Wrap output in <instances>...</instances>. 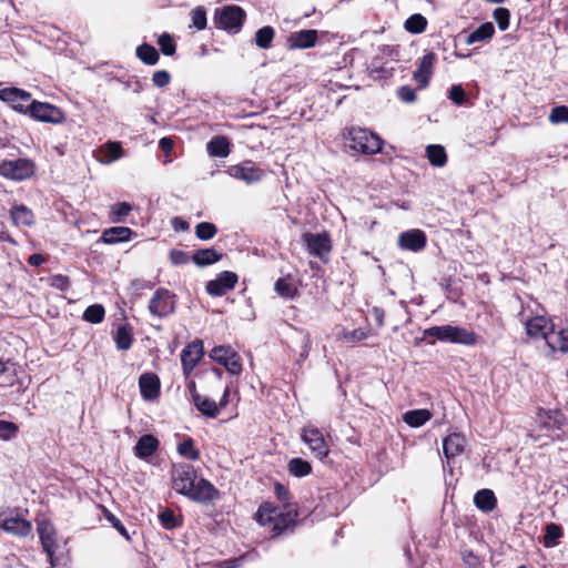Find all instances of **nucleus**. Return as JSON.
I'll use <instances>...</instances> for the list:
<instances>
[{"mask_svg": "<svg viewBox=\"0 0 568 568\" xmlns=\"http://www.w3.org/2000/svg\"><path fill=\"white\" fill-rule=\"evenodd\" d=\"M173 489L197 503H207L219 496L217 489L206 479L197 478L190 465H178L172 471Z\"/></svg>", "mask_w": 568, "mask_h": 568, "instance_id": "obj_1", "label": "nucleus"}, {"mask_svg": "<svg viewBox=\"0 0 568 568\" xmlns=\"http://www.w3.org/2000/svg\"><path fill=\"white\" fill-rule=\"evenodd\" d=\"M275 493L277 498L284 504L285 511L265 503L260 506L256 519L261 526L270 528L274 536H277L295 523L297 511L290 507V493L283 485L276 484Z\"/></svg>", "mask_w": 568, "mask_h": 568, "instance_id": "obj_2", "label": "nucleus"}, {"mask_svg": "<svg viewBox=\"0 0 568 568\" xmlns=\"http://www.w3.org/2000/svg\"><path fill=\"white\" fill-rule=\"evenodd\" d=\"M529 435L541 445L550 439H561L568 436V422L560 412L540 410Z\"/></svg>", "mask_w": 568, "mask_h": 568, "instance_id": "obj_3", "label": "nucleus"}, {"mask_svg": "<svg viewBox=\"0 0 568 568\" xmlns=\"http://www.w3.org/2000/svg\"><path fill=\"white\" fill-rule=\"evenodd\" d=\"M424 337H434L435 339L463 345H474L477 336L473 331L459 326L443 325L433 326L424 331Z\"/></svg>", "mask_w": 568, "mask_h": 568, "instance_id": "obj_4", "label": "nucleus"}, {"mask_svg": "<svg viewBox=\"0 0 568 568\" xmlns=\"http://www.w3.org/2000/svg\"><path fill=\"white\" fill-rule=\"evenodd\" d=\"M346 140L352 150L364 154H376L383 146V141L377 134L362 128L349 129Z\"/></svg>", "mask_w": 568, "mask_h": 568, "instance_id": "obj_5", "label": "nucleus"}, {"mask_svg": "<svg viewBox=\"0 0 568 568\" xmlns=\"http://www.w3.org/2000/svg\"><path fill=\"white\" fill-rule=\"evenodd\" d=\"M521 322L525 325L526 334L531 338H542L551 352H556L555 343L549 339V335L554 332L555 325L552 321L545 315L527 316L526 310L520 312Z\"/></svg>", "mask_w": 568, "mask_h": 568, "instance_id": "obj_6", "label": "nucleus"}, {"mask_svg": "<svg viewBox=\"0 0 568 568\" xmlns=\"http://www.w3.org/2000/svg\"><path fill=\"white\" fill-rule=\"evenodd\" d=\"M36 172V164L29 159L6 160L0 164V175L11 181H23Z\"/></svg>", "mask_w": 568, "mask_h": 568, "instance_id": "obj_7", "label": "nucleus"}, {"mask_svg": "<svg viewBox=\"0 0 568 568\" xmlns=\"http://www.w3.org/2000/svg\"><path fill=\"white\" fill-rule=\"evenodd\" d=\"M27 114L39 122L52 124H61L65 120V114L61 109L48 102H39L37 100L29 103Z\"/></svg>", "mask_w": 568, "mask_h": 568, "instance_id": "obj_8", "label": "nucleus"}, {"mask_svg": "<svg viewBox=\"0 0 568 568\" xmlns=\"http://www.w3.org/2000/svg\"><path fill=\"white\" fill-rule=\"evenodd\" d=\"M302 440L307 445L310 450L321 460L329 454V445L323 433L314 426H305L301 434Z\"/></svg>", "mask_w": 568, "mask_h": 568, "instance_id": "obj_9", "label": "nucleus"}, {"mask_svg": "<svg viewBox=\"0 0 568 568\" xmlns=\"http://www.w3.org/2000/svg\"><path fill=\"white\" fill-rule=\"evenodd\" d=\"M245 18V12L237 6H227L222 8L215 14V22L220 29L229 32H237Z\"/></svg>", "mask_w": 568, "mask_h": 568, "instance_id": "obj_10", "label": "nucleus"}, {"mask_svg": "<svg viewBox=\"0 0 568 568\" xmlns=\"http://www.w3.org/2000/svg\"><path fill=\"white\" fill-rule=\"evenodd\" d=\"M226 173L236 180H241L246 184H254L262 180L264 171L252 161H244L239 164L230 165Z\"/></svg>", "mask_w": 568, "mask_h": 568, "instance_id": "obj_11", "label": "nucleus"}, {"mask_svg": "<svg viewBox=\"0 0 568 568\" xmlns=\"http://www.w3.org/2000/svg\"><path fill=\"white\" fill-rule=\"evenodd\" d=\"M175 310L174 294L165 288H159L150 300L149 311L153 316L165 317Z\"/></svg>", "mask_w": 568, "mask_h": 568, "instance_id": "obj_12", "label": "nucleus"}, {"mask_svg": "<svg viewBox=\"0 0 568 568\" xmlns=\"http://www.w3.org/2000/svg\"><path fill=\"white\" fill-rule=\"evenodd\" d=\"M302 240L306 245L308 253L322 261L326 260L332 250L331 237L325 232L317 234L306 232L303 234Z\"/></svg>", "mask_w": 568, "mask_h": 568, "instance_id": "obj_13", "label": "nucleus"}, {"mask_svg": "<svg viewBox=\"0 0 568 568\" xmlns=\"http://www.w3.org/2000/svg\"><path fill=\"white\" fill-rule=\"evenodd\" d=\"M210 357L223 365L233 375H239L242 372L241 358L230 346L214 347L210 352Z\"/></svg>", "mask_w": 568, "mask_h": 568, "instance_id": "obj_14", "label": "nucleus"}, {"mask_svg": "<svg viewBox=\"0 0 568 568\" xmlns=\"http://www.w3.org/2000/svg\"><path fill=\"white\" fill-rule=\"evenodd\" d=\"M0 100L10 104L17 112L27 114L29 111V103L33 100L31 94L18 88H4L0 90Z\"/></svg>", "mask_w": 568, "mask_h": 568, "instance_id": "obj_15", "label": "nucleus"}, {"mask_svg": "<svg viewBox=\"0 0 568 568\" xmlns=\"http://www.w3.org/2000/svg\"><path fill=\"white\" fill-rule=\"evenodd\" d=\"M237 275L230 271L221 272L216 278L206 283L205 290L211 296H223L233 290L237 283Z\"/></svg>", "mask_w": 568, "mask_h": 568, "instance_id": "obj_16", "label": "nucleus"}, {"mask_svg": "<svg viewBox=\"0 0 568 568\" xmlns=\"http://www.w3.org/2000/svg\"><path fill=\"white\" fill-rule=\"evenodd\" d=\"M41 545L50 558V562L53 561V556L57 549V531L54 526L48 519H41L38 521L37 527Z\"/></svg>", "mask_w": 568, "mask_h": 568, "instance_id": "obj_17", "label": "nucleus"}, {"mask_svg": "<svg viewBox=\"0 0 568 568\" xmlns=\"http://www.w3.org/2000/svg\"><path fill=\"white\" fill-rule=\"evenodd\" d=\"M203 356L202 341H193L181 353V362L185 376H189Z\"/></svg>", "mask_w": 568, "mask_h": 568, "instance_id": "obj_18", "label": "nucleus"}, {"mask_svg": "<svg viewBox=\"0 0 568 568\" xmlns=\"http://www.w3.org/2000/svg\"><path fill=\"white\" fill-rule=\"evenodd\" d=\"M426 234L418 229L408 230L398 236V246L403 250L419 252L426 246Z\"/></svg>", "mask_w": 568, "mask_h": 568, "instance_id": "obj_19", "label": "nucleus"}, {"mask_svg": "<svg viewBox=\"0 0 568 568\" xmlns=\"http://www.w3.org/2000/svg\"><path fill=\"white\" fill-rule=\"evenodd\" d=\"M1 528L13 536L26 537L32 531V524L20 515H10L2 519Z\"/></svg>", "mask_w": 568, "mask_h": 568, "instance_id": "obj_20", "label": "nucleus"}, {"mask_svg": "<svg viewBox=\"0 0 568 568\" xmlns=\"http://www.w3.org/2000/svg\"><path fill=\"white\" fill-rule=\"evenodd\" d=\"M435 60L436 55L432 51L425 53L423 58L419 60L418 67L414 72V80L418 83L420 88L427 87L433 74V67Z\"/></svg>", "mask_w": 568, "mask_h": 568, "instance_id": "obj_21", "label": "nucleus"}, {"mask_svg": "<svg viewBox=\"0 0 568 568\" xmlns=\"http://www.w3.org/2000/svg\"><path fill=\"white\" fill-rule=\"evenodd\" d=\"M141 395L146 400L155 399L160 394V381L155 374L145 373L139 378Z\"/></svg>", "mask_w": 568, "mask_h": 568, "instance_id": "obj_22", "label": "nucleus"}, {"mask_svg": "<svg viewBox=\"0 0 568 568\" xmlns=\"http://www.w3.org/2000/svg\"><path fill=\"white\" fill-rule=\"evenodd\" d=\"M467 440L463 434L453 433L448 435L443 440V449L446 458L450 459L460 455L464 452Z\"/></svg>", "mask_w": 568, "mask_h": 568, "instance_id": "obj_23", "label": "nucleus"}, {"mask_svg": "<svg viewBox=\"0 0 568 568\" xmlns=\"http://www.w3.org/2000/svg\"><path fill=\"white\" fill-rule=\"evenodd\" d=\"M317 41V31L316 30H302L298 32H294L288 38V43L291 48L296 49H306L315 45Z\"/></svg>", "mask_w": 568, "mask_h": 568, "instance_id": "obj_24", "label": "nucleus"}, {"mask_svg": "<svg viewBox=\"0 0 568 568\" xmlns=\"http://www.w3.org/2000/svg\"><path fill=\"white\" fill-rule=\"evenodd\" d=\"M123 156V149L120 142H108L100 146L98 160L103 164H110Z\"/></svg>", "mask_w": 568, "mask_h": 568, "instance_id": "obj_25", "label": "nucleus"}, {"mask_svg": "<svg viewBox=\"0 0 568 568\" xmlns=\"http://www.w3.org/2000/svg\"><path fill=\"white\" fill-rule=\"evenodd\" d=\"M132 235V230L126 226H113L104 230L101 239L106 244H115L129 241Z\"/></svg>", "mask_w": 568, "mask_h": 568, "instance_id": "obj_26", "label": "nucleus"}, {"mask_svg": "<svg viewBox=\"0 0 568 568\" xmlns=\"http://www.w3.org/2000/svg\"><path fill=\"white\" fill-rule=\"evenodd\" d=\"M206 150L211 156L226 158L231 152L230 141L223 135L214 136L207 142Z\"/></svg>", "mask_w": 568, "mask_h": 568, "instance_id": "obj_27", "label": "nucleus"}, {"mask_svg": "<svg viewBox=\"0 0 568 568\" xmlns=\"http://www.w3.org/2000/svg\"><path fill=\"white\" fill-rule=\"evenodd\" d=\"M10 216L16 226H31L34 223L32 211L26 205H14L10 210Z\"/></svg>", "mask_w": 568, "mask_h": 568, "instance_id": "obj_28", "label": "nucleus"}, {"mask_svg": "<svg viewBox=\"0 0 568 568\" xmlns=\"http://www.w3.org/2000/svg\"><path fill=\"white\" fill-rule=\"evenodd\" d=\"M495 33V28L491 22L480 24L476 30L466 37V44H474L477 42H488Z\"/></svg>", "mask_w": 568, "mask_h": 568, "instance_id": "obj_29", "label": "nucleus"}, {"mask_svg": "<svg viewBox=\"0 0 568 568\" xmlns=\"http://www.w3.org/2000/svg\"><path fill=\"white\" fill-rule=\"evenodd\" d=\"M159 440L152 435H143L136 443L135 455L140 458L151 456L158 448Z\"/></svg>", "mask_w": 568, "mask_h": 568, "instance_id": "obj_30", "label": "nucleus"}, {"mask_svg": "<svg viewBox=\"0 0 568 568\" xmlns=\"http://www.w3.org/2000/svg\"><path fill=\"white\" fill-rule=\"evenodd\" d=\"M496 497L490 489L478 490L474 496V504L484 513H489L496 507Z\"/></svg>", "mask_w": 568, "mask_h": 568, "instance_id": "obj_31", "label": "nucleus"}, {"mask_svg": "<svg viewBox=\"0 0 568 568\" xmlns=\"http://www.w3.org/2000/svg\"><path fill=\"white\" fill-rule=\"evenodd\" d=\"M192 258L197 266L203 267L219 262L222 254L214 248H202L197 250Z\"/></svg>", "mask_w": 568, "mask_h": 568, "instance_id": "obj_32", "label": "nucleus"}, {"mask_svg": "<svg viewBox=\"0 0 568 568\" xmlns=\"http://www.w3.org/2000/svg\"><path fill=\"white\" fill-rule=\"evenodd\" d=\"M432 418L428 409H413L403 415V420L410 427H420Z\"/></svg>", "mask_w": 568, "mask_h": 568, "instance_id": "obj_33", "label": "nucleus"}, {"mask_svg": "<svg viewBox=\"0 0 568 568\" xmlns=\"http://www.w3.org/2000/svg\"><path fill=\"white\" fill-rule=\"evenodd\" d=\"M562 528L555 524L550 523L545 526V534L542 536V544L546 548H552L556 547L560 538L562 537Z\"/></svg>", "mask_w": 568, "mask_h": 568, "instance_id": "obj_34", "label": "nucleus"}, {"mask_svg": "<svg viewBox=\"0 0 568 568\" xmlns=\"http://www.w3.org/2000/svg\"><path fill=\"white\" fill-rule=\"evenodd\" d=\"M426 156L433 166L442 168L447 162V154L445 148L439 144L427 145Z\"/></svg>", "mask_w": 568, "mask_h": 568, "instance_id": "obj_35", "label": "nucleus"}, {"mask_svg": "<svg viewBox=\"0 0 568 568\" xmlns=\"http://www.w3.org/2000/svg\"><path fill=\"white\" fill-rule=\"evenodd\" d=\"M275 292L284 298H293L297 293L296 285L291 276L281 277L275 282Z\"/></svg>", "mask_w": 568, "mask_h": 568, "instance_id": "obj_36", "label": "nucleus"}, {"mask_svg": "<svg viewBox=\"0 0 568 568\" xmlns=\"http://www.w3.org/2000/svg\"><path fill=\"white\" fill-rule=\"evenodd\" d=\"M114 339L119 349L128 351L133 341L132 328L129 325H120L116 329Z\"/></svg>", "mask_w": 568, "mask_h": 568, "instance_id": "obj_37", "label": "nucleus"}, {"mask_svg": "<svg viewBox=\"0 0 568 568\" xmlns=\"http://www.w3.org/2000/svg\"><path fill=\"white\" fill-rule=\"evenodd\" d=\"M193 402L196 408L209 417H215L219 413L216 403L210 398L202 397L199 394H194Z\"/></svg>", "mask_w": 568, "mask_h": 568, "instance_id": "obj_38", "label": "nucleus"}, {"mask_svg": "<svg viewBox=\"0 0 568 568\" xmlns=\"http://www.w3.org/2000/svg\"><path fill=\"white\" fill-rule=\"evenodd\" d=\"M427 19L420 14H412L404 23V28L407 32L413 34H419L426 30Z\"/></svg>", "mask_w": 568, "mask_h": 568, "instance_id": "obj_39", "label": "nucleus"}, {"mask_svg": "<svg viewBox=\"0 0 568 568\" xmlns=\"http://www.w3.org/2000/svg\"><path fill=\"white\" fill-rule=\"evenodd\" d=\"M136 55L144 63L153 65L159 61V53L154 47L143 43L136 48Z\"/></svg>", "mask_w": 568, "mask_h": 568, "instance_id": "obj_40", "label": "nucleus"}, {"mask_svg": "<svg viewBox=\"0 0 568 568\" xmlns=\"http://www.w3.org/2000/svg\"><path fill=\"white\" fill-rule=\"evenodd\" d=\"M275 36V31L272 27L266 26L258 29L255 33V43L261 49L270 48Z\"/></svg>", "mask_w": 568, "mask_h": 568, "instance_id": "obj_41", "label": "nucleus"}, {"mask_svg": "<svg viewBox=\"0 0 568 568\" xmlns=\"http://www.w3.org/2000/svg\"><path fill=\"white\" fill-rule=\"evenodd\" d=\"M104 315V307L101 304H93L84 311L83 320L92 324H99L103 321Z\"/></svg>", "mask_w": 568, "mask_h": 568, "instance_id": "obj_42", "label": "nucleus"}, {"mask_svg": "<svg viewBox=\"0 0 568 568\" xmlns=\"http://www.w3.org/2000/svg\"><path fill=\"white\" fill-rule=\"evenodd\" d=\"M132 211V206L126 202L115 203L110 209V220L112 223L122 222Z\"/></svg>", "mask_w": 568, "mask_h": 568, "instance_id": "obj_43", "label": "nucleus"}, {"mask_svg": "<svg viewBox=\"0 0 568 568\" xmlns=\"http://www.w3.org/2000/svg\"><path fill=\"white\" fill-rule=\"evenodd\" d=\"M288 469L293 475L297 477H303L311 473L312 466L308 462L302 458H293L288 463Z\"/></svg>", "mask_w": 568, "mask_h": 568, "instance_id": "obj_44", "label": "nucleus"}, {"mask_svg": "<svg viewBox=\"0 0 568 568\" xmlns=\"http://www.w3.org/2000/svg\"><path fill=\"white\" fill-rule=\"evenodd\" d=\"M369 336V331L363 328H356L351 332L343 331L338 338L345 341L348 344H355L366 339Z\"/></svg>", "mask_w": 568, "mask_h": 568, "instance_id": "obj_45", "label": "nucleus"}, {"mask_svg": "<svg viewBox=\"0 0 568 568\" xmlns=\"http://www.w3.org/2000/svg\"><path fill=\"white\" fill-rule=\"evenodd\" d=\"M178 452L181 456L191 459L196 460L200 456L199 450L194 447V442L191 438H186L178 446Z\"/></svg>", "mask_w": 568, "mask_h": 568, "instance_id": "obj_46", "label": "nucleus"}, {"mask_svg": "<svg viewBox=\"0 0 568 568\" xmlns=\"http://www.w3.org/2000/svg\"><path fill=\"white\" fill-rule=\"evenodd\" d=\"M217 229L213 223L202 222L195 227V234L200 240H211L216 234Z\"/></svg>", "mask_w": 568, "mask_h": 568, "instance_id": "obj_47", "label": "nucleus"}, {"mask_svg": "<svg viewBox=\"0 0 568 568\" xmlns=\"http://www.w3.org/2000/svg\"><path fill=\"white\" fill-rule=\"evenodd\" d=\"M158 44L165 55H173L175 53V43L173 38L169 33H163L158 39Z\"/></svg>", "mask_w": 568, "mask_h": 568, "instance_id": "obj_48", "label": "nucleus"}, {"mask_svg": "<svg viewBox=\"0 0 568 568\" xmlns=\"http://www.w3.org/2000/svg\"><path fill=\"white\" fill-rule=\"evenodd\" d=\"M549 122L552 124L568 123V106H555L549 114Z\"/></svg>", "mask_w": 568, "mask_h": 568, "instance_id": "obj_49", "label": "nucleus"}, {"mask_svg": "<svg viewBox=\"0 0 568 568\" xmlns=\"http://www.w3.org/2000/svg\"><path fill=\"white\" fill-rule=\"evenodd\" d=\"M493 17L497 22L500 30H506L509 27L510 12L506 8H497L494 10Z\"/></svg>", "mask_w": 568, "mask_h": 568, "instance_id": "obj_50", "label": "nucleus"}, {"mask_svg": "<svg viewBox=\"0 0 568 568\" xmlns=\"http://www.w3.org/2000/svg\"><path fill=\"white\" fill-rule=\"evenodd\" d=\"M19 428L14 423L0 420V438L3 440H9L16 437Z\"/></svg>", "mask_w": 568, "mask_h": 568, "instance_id": "obj_51", "label": "nucleus"}, {"mask_svg": "<svg viewBox=\"0 0 568 568\" xmlns=\"http://www.w3.org/2000/svg\"><path fill=\"white\" fill-rule=\"evenodd\" d=\"M159 519H160L162 526L166 529H173L174 527L178 526V519H176L174 513L170 509L163 510L159 515Z\"/></svg>", "mask_w": 568, "mask_h": 568, "instance_id": "obj_52", "label": "nucleus"}, {"mask_svg": "<svg viewBox=\"0 0 568 568\" xmlns=\"http://www.w3.org/2000/svg\"><path fill=\"white\" fill-rule=\"evenodd\" d=\"M192 23L197 30H203L206 26V13L204 9L196 8L191 13Z\"/></svg>", "mask_w": 568, "mask_h": 568, "instance_id": "obj_53", "label": "nucleus"}, {"mask_svg": "<svg viewBox=\"0 0 568 568\" xmlns=\"http://www.w3.org/2000/svg\"><path fill=\"white\" fill-rule=\"evenodd\" d=\"M462 559L466 568H483V564L479 558L469 550L462 552Z\"/></svg>", "mask_w": 568, "mask_h": 568, "instance_id": "obj_54", "label": "nucleus"}, {"mask_svg": "<svg viewBox=\"0 0 568 568\" xmlns=\"http://www.w3.org/2000/svg\"><path fill=\"white\" fill-rule=\"evenodd\" d=\"M449 99L457 105L466 102V94L462 85H453L449 91Z\"/></svg>", "mask_w": 568, "mask_h": 568, "instance_id": "obj_55", "label": "nucleus"}, {"mask_svg": "<svg viewBox=\"0 0 568 568\" xmlns=\"http://www.w3.org/2000/svg\"><path fill=\"white\" fill-rule=\"evenodd\" d=\"M555 347L556 351L568 353V328H564L558 332Z\"/></svg>", "mask_w": 568, "mask_h": 568, "instance_id": "obj_56", "label": "nucleus"}, {"mask_svg": "<svg viewBox=\"0 0 568 568\" xmlns=\"http://www.w3.org/2000/svg\"><path fill=\"white\" fill-rule=\"evenodd\" d=\"M397 97L399 100L406 103H412L416 100L415 90L409 87H402L397 91Z\"/></svg>", "mask_w": 568, "mask_h": 568, "instance_id": "obj_57", "label": "nucleus"}, {"mask_svg": "<svg viewBox=\"0 0 568 568\" xmlns=\"http://www.w3.org/2000/svg\"><path fill=\"white\" fill-rule=\"evenodd\" d=\"M170 74L169 72L164 71V70H159L156 72L153 73V77H152V81L154 83V85L159 87V88H163L165 85L169 84L170 82Z\"/></svg>", "mask_w": 568, "mask_h": 568, "instance_id": "obj_58", "label": "nucleus"}, {"mask_svg": "<svg viewBox=\"0 0 568 568\" xmlns=\"http://www.w3.org/2000/svg\"><path fill=\"white\" fill-rule=\"evenodd\" d=\"M170 261L173 265H183L189 262V255L181 250H172L170 252Z\"/></svg>", "mask_w": 568, "mask_h": 568, "instance_id": "obj_59", "label": "nucleus"}, {"mask_svg": "<svg viewBox=\"0 0 568 568\" xmlns=\"http://www.w3.org/2000/svg\"><path fill=\"white\" fill-rule=\"evenodd\" d=\"M51 285L60 291H65L69 287V278L63 275H54L51 277Z\"/></svg>", "mask_w": 568, "mask_h": 568, "instance_id": "obj_60", "label": "nucleus"}, {"mask_svg": "<svg viewBox=\"0 0 568 568\" xmlns=\"http://www.w3.org/2000/svg\"><path fill=\"white\" fill-rule=\"evenodd\" d=\"M243 557L232 558L224 561L219 562L215 568H239L241 566V561Z\"/></svg>", "mask_w": 568, "mask_h": 568, "instance_id": "obj_61", "label": "nucleus"}, {"mask_svg": "<svg viewBox=\"0 0 568 568\" xmlns=\"http://www.w3.org/2000/svg\"><path fill=\"white\" fill-rule=\"evenodd\" d=\"M174 230L185 231L189 229V223L181 217H175L172 222Z\"/></svg>", "mask_w": 568, "mask_h": 568, "instance_id": "obj_62", "label": "nucleus"}, {"mask_svg": "<svg viewBox=\"0 0 568 568\" xmlns=\"http://www.w3.org/2000/svg\"><path fill=\"white\" fill-rule=\"evenodd\" d=\"M160 148L165 152L169 153L173 149V141L170 138H162L160 140Z\"/></svg>", "mask_w": 568, "mask_h": 568, "instance_id": "obj_63", "label": "nucleus"}, {"mask_svg": "<svg viewBox=\"0 0 568 568\" xmlns=\"http://www.w3.org/2000/svg\"><path fill=\"white\" fill-rule=\"evenodd\" d=\"M28 262L32 266H39L44 262V257L41 254H32Z\"/></svg>", "mask_w": 568, "mask_h": 568, "instance_id": "obj_64", "label": "nucleus"}]
</instances>
